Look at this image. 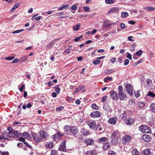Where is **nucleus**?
Here are the masks:
<instances>
[{
  "label": "nucleus",
  "mask_w": 155,
  "mask_h": 155,
  "mask_svg": "<svg viewBox=\"0 0 155 155\" xmlns=\"http://www.w3.org/2000/svg\"><path fill=\"white\" fill-rule=\"evenodd\" d=\"M70 131L73 134L75 137H76V135H77L78 133V131L77 127H70Z\"/></svg>",
  "instance_id": "obj_5"
},
{
  "label": "nucleus",
  "mask_w": 155,
  "mask_h": 155,
  "mask_svg": "<svg viewBox=\"0 0 155 155\" xmlns=\"http://www.w3.org/2000/svg\"><path fill=\"white\" fill-rule=\"evenodd\" d=\"M139 107L140 108H143L145 106L144 103L143 102H140L138 103Z\"/></svg>",
  "instance_id": "obj_40"
},
{
  "label": "nucleus",
  "mask_w": 155,
  "mask_h": 155,
  "mask_svg": "<svg viewBox=\"0 0 155 155\" xmlns=\"http://www.w3.org/2000/svg\"><path fill=\"white\" fill-rule=\"evenodd\" d=\"M80 26V24L79 23L76 25L73 26V30L74 31H77L78 30Z\"/></svg>",
  "instance_id": "obj_27"
},
{
  "label": "nucleus",
  "mask_w": 155,
  "mask_h": 155,
  "mask_svg": "<svg viewBox=\"0 0 155 155\" xmlns=\"http://www.w3.org/2000/svg\"><path fill=\"white\" fill-rule=\"evenodd\" d=\"M126 88L127 91L130 96L133 94V88L132 85L130 84H127L126 86Z\"/></svg>",
  "instance_id": "obj_3"
},
{
  "label": "nucleus",
  "mask_w": 155,
  "mask_h": 155,
  "mask_svg": "<svg viewBox=\"0 0 155 155\" xmlns=\"http://www.w3.org/2000/svg\"><path fill=\"white\" fill-rule=\"evenodd\" d=\"M108 140V138L104 137L99 138L98 140V142L100 143H104Z\"/></svg>",
  "instance_id": "obj_18"
},
{
  "label": "nucleus",
  "mask_w": 155,
  "mask_h": 155,
  "mask_svg": "<svg viewBox=\"0 0 155 155\" xmlns=\"http://www.w3.org/2000/svg\"><path fill=\"white\" fill-rule=\"evenodd\" d=\"M142 139L144 141L148 142L151 140V137L150 135L147 134H144L142 136Z\"/></svg>",
  "instance_id": "obj_7"
},
{
  "label": "nucleus",
  "mask_w": 155,
  "mask_h": 155,
  "mask_svg": "<svg viewBox=\"0 0 155 155\" xmlns=\"http://www.w3.org/2000/svg\"><path fill=\"white\" fill-rule=\"evenodd\" d=\"M114 72V71L112 69H108L105 71V73L106 74H108L112 73Z\"/></svg>",
  "instance_id": "obj_32"
},
{
  "label": "nucleus",
  "mask_w": 155,
  "mask_h": 155,
  "mask_svg": "<svg viewBox=\"0 0 155 155\" xmlns=\"http://www.w3.org/2000/svg\"><path fill=\"white\" fill-rule=\"evenodd\" d=\"M87 124L92 129L94 128L96 126L95 122L94 120H90L87 122Z\"/></svg>",
  "instance_id": "obj_13"
},
{
  "label": "nucleus",
  "mask_w": 155,
  "mask_h": 155,
  "mask_svg": "<svg viewBox=\"0 0 155 155\" xmlns=\"http://www.w3.org/2000/svg\"><path fill=\"white\" fill-rule=\"evenodd\" d=\"M94 142V140L92 138H87L85 140V142L87 145H93Z\"/></svg>",
  "instance_id": "obj_16"
},
{
  "label": "nucleus",
  "mask_w": 155,
  "mask_h": 155,
  "mask_svg": "<svg viewBox=\"0 0 155 155\" xmlns=\"http://www.w3.org/2000/svg\"><path fill=\"white\" fill-rule=\"evenodd\" d=\"M80 132L82 134V135L85 136L88 134L89 133V131L86 130L84 128H82L81 129Z\"/></svg>",
  "instance_id": "obj_17"
},
{
  "label": "nucleus",
  "mask_w": 155,
  "mask_h": 155,
  "mask_svg": "<svg viewBox=\"0 0 155 155\" xmlns=\"http://www.w3.org/2000/svg\"><path fill=\"white\" fill-rule=\"evenodd\" d=\"M135 96L136 97H139L140 96V94H139V91L137 90L136 91L134 92Z\"/></svg>",
  "instance_id": "obj_45"
},
{
  "label": "nucleus",
  "mask_w": 155,
  "mask_h": 155,
  "mask_svg": "<svg viewBox=\"0 0 155 155\" xmlns=\"http://www.w3.org/2000/svg\"><path fill=\"white\" fill-rule=\"evenodd\" d=\"M119 11V9L117 7H112L110 8V10L108 11L107 15L110 14H112L113 13H118Z\"/></svg>",
  "instance_id": "obj_6"
},
{
  "label": "nucleus",
  "mask_w": 155,
  "mask_h": 155,
  "mask_svg": "<svg viewBox=\"0 0 155 155\" xmlns=\"http://www.w3.org/2000/svg\"><path fill=\"white\" fill-rule=\"evenodd\" d=\"M119 98L121 100H126L127 99V97L126 94L123 92L118 93Z\"/></svg>",
  "instance_id": "obj_11"
},
{
  "label": "nucleus",
  "mask_w": 155,
  "mask_h": 155,
  "mask_svg": "<svg viewBox=\"0 0 155 155\" xmlns=\"http://www.w3.org/2000/svg\"><path fill=\"white\" fill-rule=\"evenodd\" d=\"M108 122L112 124H115L116 123V121L114 118H110L109 119Z\"/></svg>",
  "instance_id": "obj_22"
},
{
  "label": "nucleus",
  "mask_w": 155,
  "mask_h": 155,
  "mask_svg": "<svg viewBox=\"0 0 155 155\" xmlns=\"http://www.w3.org/2000/svg\"><path fill=\"white\" fill-rule=\"evenodd\" d=\"M105 2L109 4H112L114 3V1L112 0H105Z\"/></svg>",
  "instance_id": "obj_51"
},
{
  "label": "nucleus",
  "mask_w": 155,
  "mask_h": 155,
  "mask_svg": "<svg viewBox=\"0 0 155 155\" xmlns=\"http://www.w3.org/2000/svg\"><path fill=\"white\" fill-rule=\"evenodd\" d=\"M139 130L142 132L151 133V131L150 127L145 125H141L139 127Z\"/></svg>",
  "instance_id": "obj_2"
},
{
  "label": "nucleus",
  "mask_w": 155,
  "mask_h": 155,
  "mask_svg": "<svg viewBox=\"0 0 155 155\" xmlns=\"http://www.w3.org/2000/svg\"><path fill=\"white\" fill-rule=\"evenodd\" d=\"M108 155H116V153L113 151L110 150L109 151Z\"/></svg>",
  "instance_id": "obj_54"
},
{
  "label": "nucleus",
  "mask_w": 155,
  "mask_h": 155,
  "mask_svg": "<svg viewBox=\"0 0 155 155\" xmlns=\"http://www.w3.org/2000/svg\"><path fill=\"white\" fill-rule=\"evenodd\" d=\"M15 58L14 56L8 57L5 58V59L6 60L10 61L13 59Z\"/></svg>",
  "instance_id": "obj_46"
},
{
  "label": "nucleus",
  "mask_w": 155,
  "mask_h": 155,
  "mask_svg": "<svg viewBox=\"0 0 155 155\" xmlns=\"http://www.w3.org/2000/svg\"><path fill=\"white\" fill-rule=\"evenodd\" d=\"M118 89L119 91L118 93L123 92V87L122 86H119L118 87Z\"/></svg>",
  "instance_id": "obj_41"
},
{
  "label": "nucleus",
  "mask_w": 155,
  "mask_h": 155,
  "mask_svg": "<svg viewBox=\"0 0 155 155\" xmlns=\"http://www.w3.org/2000/svg\"><path fill=\"white\" fill-rule=\"evenodd\" d=\"M77 7L75 5H72L71 7V9L74 10H75L77 9Z\"/></svg>",
  "instance_id": "obj_61"
},
{
  "label": "nucleus",
  "mask_w": 155,
  "mask_h": 155,
  "mask_svg": "<svg viewBox=\"0 0 155 155\" xmlns=\"http://www.w3.org/2000/svg\"><path fill=\"white\" fill-rule=\"evenodd\" d=\"M110 96L113 100L117 101L118 99L117 92L114 91H111L110 92Z\"/></svg>",
  "instance_id": "obj_4"
},
{
  "label": "nucleus",
  "mask_w": 155,
  "mask_h": 155,
  "mask_svg": "<svg viewBox=\"0 0 155 155\" xmlns=\"http://www.w3.org/2000/svg\"><path fill=\"white\" fill-rule=\"evenodd\" d=\"M128 14L127 12H123L121 14V17L122 18H125L128 16Z\"/></svg>",
  "instance_id": "obj_34"
},
{
  "label": "nucleus",
  "mask_w": 155,
  "mask_h": 155,
  "mask_svg": "<svg viewBox=\"0 0 155 155\" xmlns=\"http://www.w3.org/2000/svg\"><path fill=\"white\" fill-rule=\"evenodd\" d=\"M117 134L116 132H114L112 134L111 137L112 139L114 137H117Z\"/></svg>",
  "instance_id": "obj_59"
},
{
  "label": "nucleus",
  "mask_w": 155,
  "mask_h": 155,
  "mask_svg": "<svg viewBox=\"0 0 155 155\" xmlns=\"http://www.w3.org/2000/svg\"><path fill=\"white\" fill-rule=\"evenodd\" d=\"M112 78L111 77H108L104 79V81L105 82H107L108 80H109L110 81H111L112 80Z\"/></svg>",
  "instance_id": "obj_50"
},
{
  "label": "nucleus",
  "mask_w": 155,
  "mask_h": 155,
  "mask_svg": "<svg viewBox=\"0 0 155 155\" xmlns=\"http://www.w3.org/2000/svg\"><path fill=\"white\" fill-rule=\"evenodd\" d=\"M83 37V36L81 35L78 37H77L74 39V41L76 42H78L80 40V39L82 38Z\"/></svg>",
  "instance_id": "obj_44"
},
{
  "label": "nucleus",
  "mask_w": 155,
  "mask_h": 155,
  "mask_svg": "<svg viewBox=\"0 0 155 155\" xmlns=\"http://www.w3.org/2000/svg\"><path fill=\"white\" fill-rule=\"evenodd\" d=\"M103 147L104 150H107L110 148V145L108 143H106L103 145Z\"/></svg>",
  "instance_id": "obj_24"
},
{
  "label": "nucleus",
  "mask_w": 155,
  "mask_h": 155,
  "mask_svg": "<svg viewBox=\"0 0 155 155\" xmlns=\"http://www.w3.org/2000/svg\"><path fill=\"white\" fill-rule=\"evenodd\" d=\"M53 144L52 142H48L45 145V146L48 148L51 149L53 147Z\"/></svg>",
  "instance_id": "obj_23"
},
{
  "label": "nucleus",
  "mask_w": 155,
  "mask_h": 155,
  "mask_svg": "<svg viewBox=\"0 0 155 155\" xmlns=\"http://www.w3.org/2000/svg\"><path fill=\"white\" fill-rule=\"evenodd\" d=\"M90 8L86 6L84 7V10L85 12H89Z\"/></svg>",
  "instance_id": "obj_49"
},
{
  "label": "nucleus",
  "mask_w": 155,
  "mask_h": 155,
  "mask_svg": "<svg viewBox=\"0 0 155 155\" xmlns=\"http://www.w3.org/2000/svg\"><path fill=\"white\" fill-rule=\"evenodd\" d=\"M150 109L153 112L155 113V104L153 103L151 104Z\"/></svg>",
  "instance_id": "obj_31"
},
{
  "label": "nucleus",
  "mask_w": 155,
  "mask_h": 155,
  "mask_svg": "<svg viewBox=\"0 0 155 155\" xmlns=\"http://www.w3.org/2000/svg\"><path fill=\"white\" fill-rule=\"evenodd\" d=\"M142 154L143 155H150L151 152L149 149L147 148L144 149L142 152Z\"/></svg>",
  "instance_id": "obj_15"
},
{
  "label": "nucleus",
  "mask_w": 155,
  "mask_h": 155,
  "mask_svg": "<svg viewBox=\"0 0 155 155\" xmlns=\"http://www.w3.org/2000/svg\"><path fill=\"white\" fill-rule=\"evenodd\" d=\"M64 108V107H57L56 108V110L57 111H59L61 110H63Z\"/></svg>",
  "instance_id": "obj_60"
},
{
  "label": "nucleus",
  "mask_w": 155,
  "mask_h": 155,
  "mask_svg": "<svg viewBox=\"0 0 155 155\" xmlns=\"http://www.w3.org/2000/svg\"><path fill=\"white\" fill-rule=\"evenodd\" d=\"M147 96L153 97H155V94L152 92L151 91H150L148 92L147 94Z\"/></svg>",
  "instance_id": "obj_36"
},
{
  "label": "nucleus",
  "mask_w": 155,
  "mask_h": 155,
  "mask_svg": "<svg viewBox=\"0 0 155 155\" xmlns=\"http://www.w3.org/2000/svg\"><path fill=\"white\" fill-rule=\"evenodd\" d=\"M18 140L23 142L24 143L25 142V139L22 137H19Z\"/></svg>",
  "instance_id": "obj_53"
},
{
  "label": "nucleus",
  "mask_w": 155,
  "mask_h": 155,
  "mask_svg": "<svg viewBox=\"0 0 155 155\" xmlns=\"http://www.w3.org/2000/svg\"><path fill=\"white\" fill-rule=\"evenodd\" d=\"M136 46V45L134 44L132 46V47L130 49V51H134L135 49V48Z\"/></svg>",
  "instance_id": "obj_57"
},
{
  "label": "nucleus",
  "mask_w": 155,
  "mask_h": 155,
  "mask_svg": "<svg viewBox=\"0 0 155 155\" xmlns=\"http://www.w3.org/2000/svg\"><path fill=\"white\" fill-rule=\"evenodd\" d=\"M40 135L42 138H46L48 136V135L47 133L43 131H41L40 132Z\"/></svg>",
  "instance_id": "obj_19"
},
{
  "label": "nucleus",
  "mask_w": 155,
  "mask_h": 155,
  "mask_svg": "<svg viewBox=\"0 0 155 155\" xmlns=\"http://www.w3.org/2000/svg\"><path fill=\"white\" fill-rule=\"evenodd\" d=\"M145 10H147L148 11H152L155 9V8L153 7H147L143 8Z\"/></svg>",
  "instance_id": "obj_33"
},
{
  "label": "nucleus",
  "mask_w": 155,
  "mask_h": 155,
  "mask_svg": "<svg viewBox=\"0 0 155 155\" xmlns=\"http://www.w3.org/2000/svg\"><path fill=\"white\" fill-rule=\"evenodd\" d=\"M55 88V91L58 93L59 94L60 91V89L58 87H54Z\"/></svg>",
  "instance_id": "obj_56"
},
{
  "label": "nucleus",
  "mask_w": 155,
  "mask_h": 155,
  "mask_svg": "<svg viewBox=\"0 0 155 155\" xmlns=\"http://www.w3.org/2000/svg\"><path fill=\"white\" fill-rule=\"evenodd\" d=\"M20 5L19 3H18L17 4H15V5H14L12 8V12H13L14 10L16 9L17 8H18V6Z\"/></svg>",
  "instance_id": "obj_43"
},
{
  "label": "nucleus",
  "mask_w": 155,
  "mask_h": 155,
  "mask_svg": "<svg viewBox=\"0 0 155 155\" xmlns=\"http://www.w3.org/2000/svg\"><path fill=\"white\" fill-rule=\"evenodd\" d=\"M131 139V137L128 135H126L123 137L122 138V141L125 143H128Z\"/></svg>",
  "instance_id": "obj_12"
},
{
  "label": "nucleus",
  "mask_w": 155,
  "mask_h": 155,
  "mask_svg": "<svg viewBox=\"0 0 155 155\" xmlns=\"http://www.w3.org/2000/svg\"><path fill=\"white\" fill-rule=\"evenodd\" d=\"M66 141H64L61 142L60 147L58 148V150L60 151H64L66 148L65 142Z\"/></svg>",
  "instance_id": "obj_9"
},
{
  "label": "nucleus",
  "mask_w": 155,
  "mask_h": 155,
  "mask_svg": "<svg viewBox=\"0 0 155 155\" xmlns=\"http://www.w3.org/2000/svg\"><path fill=\"white\" fill-rule=\"evenodd\" d=\"M71 47V46H69V48L65 51V52L68 54L70 53V50H71V49L70 48Z\"/></svg>",
  "instance_id": "obj_62"
},
{
  "label": "nucleus",
  "mask_w": 155,
  "mask_h": 155,
  "mask_svg": "<svg viewBox=\"0 0 155 155\" xmlns=\"http://www.w3.org/2000/svg\"><path fill=\"white\" fill-rule=\"evenodd\" d=\"M142 51L139 50L136 52V54L137 56H140L142 54Z\"/></svg>",
  "instance_id": "obj_48"
},
{
  "label": "nucleus",
  "mask_w": 155,
  "mask_h": 155,
  "mask_svg": "<svg viewBox=\"0 0 155 155\" xmlns=\"http://www.w3.org/2000/svg\"><path fill=\"white\" fill-rule=\"evenodd\" d=\"M101 62V61L99 60H95L93 62V63L95 65H97L99 64Z\"/></svg>",
  "instance_id": "obj_55"
},
{
  "label": "nucleus",
  "mask_w": 155,
  "mask_h": 155,
  "mask_svg": "<svg viewBox=\"0 0 155 155\" xmlns=\"http://www.w3.org/2000/svg\"><path fill=\"white\" fill-rule=\"evenodd\" d=\"M70 127L68 125H66L64 127V131L66 133L69 130H70Z\"/></svg>",
  "instance_id": "obj_29"
},
{
  "label": "nucleus",
  "mask_w": 155,
  "mask_h": 155,
  "mask_svg": "<svg viewBox=\"0 0 155 155\" xmlns=\"http://www.w3.org/2000/svg\"><path fill=\"white\" fill-rule=\"evenodd\" d=\"M68 6V5H64L61 6V7L59 8L58 9L59 11L62 10L65 8H67Z\"/></svg>",
  "instance_id": "obj_38"
},
{
  "label": "nucleus",
  "mask_w": 155,
  "mask_h": 155,
  "mask_svg": "<svg viewBox=\"0 0 155 155\" xmlns=\"http://www.w3.org/2000/svg\"><path fill=\"white\" fill-rule=\"evenodd\" d=\"M92 108L95 110H97L99 108V107L95 104H93L91 105Z\"/></svg>",
  "instance_id": "obj_30"
},
{
  "label": "nucleus",
  "mask_w": 155,
  "mask_h": 155,
  "mask_svg": "<svg viewBox=\"0 0 155 155\" xmlns=\"http://www.w3.org/2000/svg\"><path fill=\"white\" fill-rule=\"evenodd\" d=\"M146 82L147 84V85H146V86L149 88L150 85L151 84H152V81L150 79H147L146 81Z\"/></svg>",
  "instance_id": "obj_28"
},
{
  "label": "nucleus",
  "mask_w": 155,
  "mask_h": 155,
  "mask_svg": "<svg viewBox=\"0 0 155 155\" xmlns=\"http://www.w3.org/2000/svg\"><path fill=\"white\" fill-rule=\"evenodd\" d=\"M127 57V58L129 59L130 60L132 59V55L129 53L128 54Z\"/></svg>",
  "instance_id": "obj_63"
},
{
  "label": "nucleus",
  "mask_w": 155,
  "mask_h": 155,
  "mask_svg": "<svg viewBox=\"0 0 155 155\" xmlns=\"http://www.w3.org/2000/svg\"><path fill=\"white\" fill-rule=\"evenodd\" d=\"M80 88L79 87H78L74 91V92L73 93V94H75L77 92L79 91H80Z\"/></svg>",
  "instance_id": "obj_52"
},
{
  "label": "nucleus",
  "mask_w": 155,
  "mask_h": 155,
  "mask_svg": "<svg viewBox=\"0 0 155 155\" xmlns=\"http://www.w3.org/2000/svg\"><path fill=\"white\" fill-rule=\"evenodd\" d=\"M7 130L9 131V136H10L11 137H14L16 138L19 136V133H18V132L15 131L12 127H9L8 128Z\"/></svg>",
  "instance_id": "obj_1"
},
{
  "label": "nucleus",
  "mask_w": 155,
  "mask_h": 155,
  "mask_svg": "<svg viewBox=\"0 0 155 155\" xmlns=\"http://www.w3.org/2000/svg\"><path fill=\"white\" fill-rule=\"evenodd\" d=\"M37 143H39L42 140V139L38 137H36L34 139Z\"/></svg>",
  "instance_id": "obj_39"
},
{
  "label": "nucleus",
  "mask_w": 155,
  "mask_h": 155,
  "mask_svg": "<svg viewBox=\"0 0 155 155\" xmlns=\"http://www.w3.org/2000/svg\"><path fill=\"white\" fill-rule=\"evenodd\" d=\"M126 122L127 124L130 125L134 123V121L131 118H129L126 120Z\"/></svg>",
  "instance_id": "obj_21"
},
{
  "label": "nucleus",
  "mask_w": 155,
  "mask_h": 155,
  "mask_svg": "<svg viewBox=\"0 0 155 155\" xmlns=\"http://www.w3.org/2000/svg\"><path fill=\"white\" fill-rule=\"evenodd\" d=\"M132 153V155H140V153L136 149H134Z\"/></svg>",
  "instance_id": "obj_26"
},
{
  "label": "nucleus",
  "mask_w": 155,
  "mask_h": 155,
  "mask_svg": "<svg viewBox=\"0 0 155 155\" xmlns=\"http://www.w3.org/2000/svg\"><path fill=\"white\" fill-rule=\"evenodd\" d=\"M10 137L9 132L8 133L6 131H4L2 133V137L4 140H7L8 138Z\"/></svg>",
  "instance_id": "obj_10"
},
{
  "label": "nucleus",
  "mask_w": 155,
  "mask_h": 155,
  "mask_svg": "<svg viewBox=\"0 0 155 155\" xmlns=\"http://www.w3.org/2000/svg\"><path fill=\"white\" fill-rule=\"evenodd\" d=\"M25 85L24 84H22L21 87L20 88H18L19 90L21 92H22L23 91L24 88H25Z\"/></svg>",
  "instance_id": "obj_47"
},
{
  "label": "nucleus",
  "mask_w": 155,
  "mask_h": 155,
  "mask_svg": "<svg viewBox=\"0 0 155 155\" xmlns=\"http://www.w3.org/2000/svg\"><path fill=\"white\" fill-rule=\"evenodd\" d=\"M129 60L128 59H126L125 60L124 64L125 65H127L129 64Z\"/></svg>",
  "instance_id": "obj_58"
},
{
  "label": "nucleus",
  "mask_w": 155,
  "mask_h": 155,
  "mask_svg": "<svg viewBox=\"0 0 155 155\" xmlns=\"http://www.w3.org/2000/svg\"><path fill=\"white\" fill-rule=\"evenodd\" d=\"M23 136L25 137V138H29L30 137V135L28 132H24L23 134Z\"/></svg>",
  "instance_id": "obj_37"
},
{
  "label": "nucleus",
  "mask_w": 155,
  "mask_h": 155,
  "mask_svg": "<svg viewBox=\"0 0 155 155\" xmlns=\"http://www.w3.org/2000/svg\"><path fill=\"white\" fill-rule=\"evenodd\" d=\"M24 29H22L21 30H17L16 31H14L13 32H12V33L13 34H17V33H20L23 31H24Z\"/></svg>",
  "instance_id": "obj_42"
},
{
  "label": "nucleus",
  "mask_w": 155,
  "mask_h": 155,
  "mask_svg": "<svg viewBox=\"0 0 155 155\" xmlns=\"http://www.w3.org/2000/svg\"><path fill=\"white\" fill-rule=\"evenodd\" d=\"M63 135H61L60 132H58V133L54 134L53 136V138L54 140H57L59 139L60 137L62 136Z\"/></svg>",
  "instance_id": "obj_14"
},
{
  "label": "nucleus",
  "mask_w": 155,
  "mask_h": 155,
  "mask_svg": "<svg viewBox=\"0 0 155 155\" xmlns=\"http://www.w3.org/2000/svg\"><path fill=\"white\" fill-rule=\"evenodd\" d=\"M101 115V114L99 111L93 112L91 113L90 115L91 117L94 118L100 117Z\"/></svg>",
  "instance_id": "obj_8"
},
{
  "label": "nucleus",
  "mask_w": 155,
  "mask_h": 155,
  "mask_svg": "<svg viewBox=\"0 0 155 155\" xmlns=\"http://www.w3.org/2000/svg\"><path fill=\"white\" fill-rule=\"evenodd\" d=\"M120 117L123 120H126L127 117V114L126 112L125 111H124L123 114H120Z\"/></svg>",
  "instance_id": "obj_20"
},
{
  "label": "nucleus",
  "mask_w": 155,
  "mask_h": 155,
  "mask_svg": "<svg viewBox=\"0 0 155 155\" xmlns=\"http://www.w3.org/2000/svg\"><path fill=\"white\" fill-rule=\"evenodd\" d=\"M120 26L121 28L123 29L125 27V25L124 23H121L120 25Z\"/></svg>",
  "instance_id": "obj_64"
},
{
  "label": "nucleus",
  "mask_w": 155,
  "mask_h": 155,
  "mask_svg": "<svg viewBox=\"0 0 155 155\" xmlns=\"http://www.w3.org/2000/svg\"><path fill=\"white\" fill-rule=\"evenodd\" d=\"M28 58V57L26 56H24L20 58V62H23L25 61Z\"/></svg>",
  "instance_id": "obj_25"
},
{
  "label": "nucleus",
  "mask_w": 155,
  "mask_h": 155,
  "mask_svg": "<svg viewBox=\"0 0 155 155\" xmlns=\"http://www.w3.org/2000/svg\"><path fill=\"white\" fill-rule=\"evenodd\" d=\"M94 152V150H90L86 152L85 154L86 155H93Z\"/></svg>",
  "instance_id": "obj_35"
}]
</instances>
